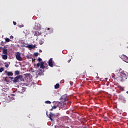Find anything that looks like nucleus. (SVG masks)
Wrapping results in <instances>:
<instances>
[{
	"label": "nucleus",
	"instance_id": "obj_16",
	"mask_svg": "<svg viewBox=\"0 0 128 128\" xmlns=\"http://www.w3.org/2000/svg\"><path fill=\"white\" fill-rule=\"evenodd\" d=\"M60 88V84H56L55 86H54V88L58 89Z\"/></svg>",
	"mask_w": 128,
	"mask_h": 128
},
{
	"label": "nucleus",
	"instance_id": "obj_11",
	"mask_svg": "<svg viewBox=\"0 0 128 128\" xmlns=\"http://www.w3.org/2000/svg\"><path fill=\"white\" fill-rule=\"evenodd\" d=\"M34 36H42V33H40L38 32H36L34 34Z\"/></svg>",
	"mask_w": 128,
	"mask_h": 128
},
{
	"label": "nucleus",
	"instance_id": "obj_32",
	"mask_svg": "<svg viewBox=\"0 0 128 128\" xmlns=\"http://www.w3.org/2000/svg\"><path fill=\"white\" fill-rule=\"evenodd\" d=\"M27 76H30V74H27Z\"/></svg>",
	"mask_w": 128,
	"mask_h": 128
},
{
	"label": "nucleus",
	"instance_id": "obj_20",
	"mask_svg": "<svg viewBox=\"0 0 128 128\" xmlns=\"http://www.w3.org/2000/svg\"><path fill=\"white\" fill-rule=\"evenodd\" d=\"M15 74H16V75L20 74V71H18V70H16V71L15 72Z\"/></svg>",
	"mask_w": 128,
	"mask_h": 128
},
{
	"label": "nucleus",
	"instance_id": "obj_31",
	"mask_svg": "<svg viewBox=\"0 0 128 128\" xmlns=\"http://www.w3.org/2000/svg\"><path fill=\"white\" fill-rule=\"evenodd\" d=\"M4 80H5V82H7V80H6V78H4Z\"/></svg>",
	"mask_w": 128,
	"mask_h": 128
},
{
	"label": "nucleus",
	"instance_id": "obj_7",
	"mask_svg": "<svg viewBox=\"0 0 128 128\" xmlns=\"http://www.w3.org/2000/svg\"><path fill=\"white\" fill-rule=\"evenodd\" d=\"M48 66L51 68L54 66V64H52V58H50L48 60Z\"/></svg>",
	"mask_w": 128,
	"mask_h": 128
},
{
	"label": "nucleus",
	"instance_id": "obj_15",
	"mask_svg": "<svg viewBox=\"0 0 128 128\" xmlns=\"http://www.w3.org/2000/svg\"><path fill=\"white\" fill-rule=\"evenodd\" d=\"M12 72H7V76H12Z\"/></svg>",
	"mask_w": 128,
	"mask_h": 128
},
{
	"label": "nucleus",
	"instance_id": "obj_9",
	"mask_svg": "<svg viewBox=\"0 0 128 128\" xmlns=\"http://www.w3.org/2000/svg\"><path fill=\"white\" fill-rule=\"evenodd\" d=\"M52 116H54V114L52 113V112H50L49 114V118L50 120H51V122H52Z\"/></svg>",
	"mask_w": 128,
	"mask_h": 128
},
{
	"label": "nucleus",
	"instance_id": "obj_22",
	"mask_svg": "<svg viewBox=\"0 0 128 128\" xmlns=\"http://www.w3.org/2000/svg\"><path fill=\"white\" fill-rule=\"evenodd\" d=\"M34 56H38V52H35V53L34 54Z\"/></svg>",
	"mask_w": 128,
	"mask_h": 128
},
{
	"label": "nucleus",
	"instance_id": "obj_21",
	"mask_svg": "<svg viewBox=\"0 0 128 128\" xmlns=\"http://www.w3.org/2000/svg\"><path fill=\"white\" fill-rule=\"evenodd\" d=\"M4 68H0V72H4Z\"/></svg>",
	"mask_w": 128,
	"mask_h": 128
},
{
	"label": "nucleus",
	"instance_id": "obj_33",
	"mask_svg": "<svg viewBox=\"0 0 128 128\" xmlns=\"http://www.w3.org/2000/svg\"><path fill=\"white\" fill-rule=\"evenodd\" d=\"M66 128H68V126H66Z\"/></svg>",
	"mask_w": 128,
	"mask_h": 128
},
{
	"label": "nucleus",
	"instance_id": "obj_27",
	"mask_svg": "<svg viewBox=\"0 0 128 128\" xmlns=\"http://www.w3.org/2000/svg\"><path fill=\"white\" fill-rule=\"evenodd\" d=\"M10 38L11 40H12V38H14V36H10Z\"/></svg>",
	"mask_w": 128,
	"mask_h": 128
},
{
	"label": "nucleus",
	"instance_id": "obj_26",
	"mask_svg": "<svg viewBox=\"0 0 128 128\" xmlns=\"http://www.w3.org/2000/svg\"><path fill=\"white\" fill-rule=\"evenodd\" d=\"M13 24H14V26H16V22H13Z\"/></svg>",
	"mask_w": 128,
	"mask_h": 128
},
{
	"label": "nucleus",
	"instance_id": "obj_37",
	"mask_svg": "<svg viewBox=\"0 0 128 128\" xmlns=\"http://www.w3.org/2000/svg\"><path fill=\"white\" fill-rule=\"evenodd\" d=\"M0 48H1V47H0Z\"/></svg>",
	"mask_w": 128,
	"mask_h": 128
},
{
	"label": "nucleus",
	"instance_id": "obj_34",
	"mask_svg": "<svg viewBox=\"0 0 128 128\" xmlns=\"http://www.w3.org/2000/svg\"><path fill=\"white\" fill-rule=\"evenodd\" d=\"M126 94H128V91L126 92Z\"/></svg>",
	"mask_w": 128,
	"mask_h": 128
},
{
	"label": "nucleus",
	"instance_id": "obj_5",
	"mask_svg": "<svg viewBox=\"0 0 128 128\" xmlns=\"http://www.w3.org/2000/svg\"><path fill=\"white\" fill-rule=\"evenodd\" d=\"M16 58L18 60L22 61V58L20 56V53L18 52L16 54Z\"/></svg>",
	"mask_w": 128,
	"mask_h": 128
},
{
	"label": "nucleus",
	"instance_id": "obj_13",
	"mask_svg": "<svg viewBox=\"0 0 128 128\" xmlns=\"http://www.w3.org/2000/svg\"><path fill=\"white\" fill-rule=\"evenodd\" d=\"M44 42V39L40 40L39 41L40 45L43 44Z\"/></svg>",
	"mask_w": 128,
	"mask_h": 128
},
{
	"label": "nucleus",
	"instance_id": "obj_8",
	"mask_svg": "<svg viewBox=\"0 0 128 128\" xmlns=\"http://www.w3.org/2000/svg\"><path fill=\"white\" fill-rule=\"evenodd\" d=\"M36 46V44H34V45L29 44L26 46V48H34Z\"/></svg>",
	"mask_w": 128,
	"mask_h": 128
},
{
	"label": "nucleus",
	"instance_id": "obj_25",
	"mask_svg": "<svg viewBox=\"0 0 128 128\" xmlns=\"http://www.w3.org/2000/svg\"><path fill=\"white\" fill-rule=\"evenodd\" d=\"M18 26H19V28H24V25H18Z\"/></svg>",
	"mask_w": 128,
	"mask_h": 128
},
{
	"label": "nucleus",
	"instance_id": "obj_18",
	"mask_svg": "<svg viewBox=\"0 0 128 128\" xmlns=\"http://www.w3.org/2000/svg\"><path fill=\"white\" fill-rule=\"evenodd\" d=\"M5 40H6V42H10V38H6L5 39Z\"/></svg>",
	"mask_w": 128,
	"mask_h": 128
},
{
	"label": "nucleus",
	"instance_id": "obj_24",
	"mask_svg": "<svg viewBox=\"0 0 128 128\" xmlns=\"http://www.w3.org/2000/svg\"><path fill=\"white\" fill-rule=\"evenodd\" d=\"M38 60L39 62H42V58H38Z\"/></svg>",
	"mask_w": 128,
	"mask_h": 128
},
{
	"label": "nucleus",
	"instance_id": "obj_10",
	"mask_svg": "<svg viewBox=\"0 0 128 128\" xmlns=\"http://www.w3.org/2000/svg\"><path fill=\"white\" fill-rule=\"evenodd\" d=\"M3 60H8V54L2 55Z\"/></svg>",
	"mask_w": 128,
	"mask_h": 128
},
{
	"label": "nucleus",
	"instance_id": "obj_29",
	"mask_svg": "<svg viewBox=\"0 0 128 128\" xmlns=\"http://www.w3.org/2000/svg\"><path fill=\"white\" fill-rule=\"evenodd\" d=\"M39 52H42V50H40Z\"/></svg>",
	"mask_w": 128,
	"mask_h": 128
},
{
	"label": "nucleus",
	"instance_id": "obj_17",
	"mask_svg": "<svg viewBox=\"0 0 128 128\" xmlns=\"http://www.w3.org/2000/svg\"><path fill=\"white\" fill-rule=\"evenodd\" d=\"M56 108H58V106H54L52 107V108L50 110H56Z\"/></svg>",
	"mask_w": 128,
	"mask_h": 128
},
{
	"label": "nucleus",
	"instance_id": "obj_12",
	"mask_svg": "<svg viewBox=\"0 0 128 128\" xmlns=\"http://www.w3.org/2000/svg\"><path fill=\"white\" fill-rule=\"evenodd\" d=\"M2 53L4 54H8V49H3L2 50Z\"/></svg>",
	"mask_w": 128,
	"mask_h": 128
},
{
	"label": "nucleus",
	"instance_id": "obj_2",
	"mask_svg": "<svg viewBox=\"0 0 128 128\" xmlns=\"http://www.w3.org/2000/svg\"><path fill=\"white\" fill-rule=\"evenodd\" d=\"M24 77L22 75L17 76L16 77L14 78L13 80V82L16 84V82H24Z\"/></svg>",
	"mask_w": 128,
	"mask_h": 128
},
{
	"label": "nucleus",
	"instance_id": "obj_3",
	"mask_svg": "<svg viewBox=\"0 0 128 128\" xmlns=\"http://www.w3.org/2000/svg\"><path fill=\"white\" fill-rule=\"evenodd\" d=\"M44 62H40V63H38L36 64V66L38 68H40L39 70L41 72H44V68H46V66H44Z\"/></svg>",
	"mask_w": 128,
	"mask_h": 128
},
{
	"label": "nucleus",
	"instance_id": "obj_28",
	"mask_svg": "<svg viewBox=\"0 0 128 128\" xmlns=\"http://www.w3.org/2000/svg\"><path fill=\"white\" fill-rule=\"evenodd\" d=\"M70 60H72L70 59L68 60V62H70Z\"/></svg>",
	"mask_w": 128,
	"mask_h": 128
},
{
	"label": "nucleus",
	"instance_id": "obj_19",
	"mask_svg": "<svg viewBox=\"0 0 128 128\" xmlns=\"http://www.w3.org/2000/svg\"><path fill=\"white\" fill-rule=\"evenodd\" d=\"M45 104H52V102H50L49 100H46V101L45 102Z\"/></svg>",
	"mask_w": 128,
	"mask_h": 128
},
{
	"label": "nucleus",
	"instance_id": "obj_1",
	"mask_svg": "<svg viewBox=\"0 0 128 128\" xmlns=\"http://www.w3.org/2000/svg\"><path fill=\"white\" fill-rule=\"evenodd\" d=\"M120 76L117 78L114 77V80H117L118 82H124L128 78V76L124 73V72H122L120 74Z\"/></svg>",
	"mask_w": 128,
	"mask_h": 128
},
{
	"label": "nucleus",
	"instance_id": "obj_23",
	"mask_svg": "<svg viewBox=\"0 0 128 128\" xmlns=\"http://www.w3.org/2000/svg\"><path fill=\"white\" fill-rule=\"evenodd\" d=\"M62 100H64V102H66V98H64V97H62Z\"/></svg>",
	"mask_w": 128,
	"mask_h": 128
},
{
	"label": "nucleus",
	"instance_id": "obj_14",
	"mask_svg": "<svg viewBox=\"0 0 128 128\" xmlns=\"http://www.w3.org/2000/svg\"><path fill=\"white\" fill-rule=\"evenodd\" d=\"M10 62H9V64H8V62H4V64H5L4 65L5 68H8V66H10Z\"/></svg>",
	"mask_w": 128,
	"mask_h": 128
},
{
	"label": "nucleus",
	"instance_id": "obj_36",
	"mask_svg": "<svg viewBox=\"0 0 128 128\" xmlns=\"http://www.w3.org/2000/svg\"><path fill=\"white\" fill-rule=\"evenodd\" d=\"M106 80H108V78H106Z\"/></svg>",
	"mask_w": 128,
	"mask_h": 128
},
{
	"label": "nucleus",
	"instance_id": "obj_4",
	"mask_svg": "<svg viewBox=\"0 0 128 128\" xmlns=\"http://www.w3.org/2000/svg\"><path fill=\"white\" fill-rule=\"evenodd\" d=\"M58 108L62 110H66V104L64 103L59 102L58 104Z\"/></svg>",
	"mask_w": 128,
	"mask_h": 128
},
{
	"label": "nucleus",
	"instance_id": "obj_30",
	"mask_svg": "<svg viewBox=\"0 0 128 128\" xmlns=\"http://www.w3.org/2000/svg\"><path fill=\"white\" fill-rule=\"evenodd\" d=\"M10 78L11 80H12V78H14V77H10Z\"/></svg>",
	"mask_w": 128,
	"mask_h": 128
},
{
	"label": "nucleus",
	"instance_id": "obj_35",
	"mask_svg": "<svg viewBox=\"0 0 128 128\" xmlns=\"http://www.w3.org/2000/svg\"><path fill=\"white\" fill-rule=\"evenodd\" d=\"M48 30H50V28H48Z\"/></svg>",
	"mask_w": 128,
	"mask_h": 128
},
{
	"label": "nucleus",
	"instance_id": "obj_6",
	"mask_svg": "<svg viewBox=\"0 0 128 128\" xmlns=\"http://www.w3.org/2000/svg\"><path fill=\"white\" fill-rule=\"evenodd\" d=\"M121 58L126 62H128V57L126 56L123 54L121 56Z\"/></svg>",
	"mask_w": 128,
	"mask_h": 128
}]
</instances>
